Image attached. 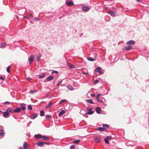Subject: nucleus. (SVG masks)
<instances>
[{
  "label": "nucleus",
  "mask_w": 149,
  "mask_h": 149,
  "mask_svg": "<svg viewBox=\"0 0 149 149\" xmlns=\"http://www.w3.org/2000/svg\"><path fill=\"white\" fill-rule=\"evenodd\" d=\"M36 145L40 147H42L44 145V142H38L36 143Z\"/></svg>",
  "instance_id": "1a4fd4ad"
},
{
  "label": "nucleus",
  "mask_w": 149,
  "mask_h": 149,
  "mask_svg": "<svg viewBox=\"0 0 149 149\" xmlns=\"http://www.w3.org/2000/svg\"><path fill=\"white\" fill-rule=\"evenodd\" d=\"M54 77L53 76H51L48 77L47 78V81H49L52 80L54 79Z\"/></svg>",
  "instance_id": "a211bd4d"
},
{
  "label": "nucleus",
  "mask_w": 149,
  "mask_h": 149,
  "mask_svg": "<svg viewBox=\"0 0 149 149\" xmlns=\"http://www.w3.org/2000/svg\"><path fill=\"white\" fill-rule=\"evenodd\" d=\"M24 18L27 19H29V17L28 16H25L24 17Z\"/></svg>",
  "instance_id": "3c124183"
},
{
  "label": "nucleus",
  "mask_w": 149,
  "mask_h": 149,
  "mask_svg": "<svg viewBox=\"0 0 149 149\" xmlns=\"http://www.w3.org/2000/svg\"><path fill=\"white\" fill-rule=\"evenodd\" d=\"M108 13L111 15L112 17L115 16V13L114 11L112 10H109L108 11Z\"/></svg>",
  "instance_id": "f8f14e48"
},
{
  "label": "nucleus",
  "mask_w": 149,
  "mask_h": 149,
  "mask_svg": "<svg viewBox=\"0 0 149 149\" xmlns=\"http://www.w3.org/2000/svg\"><path fill=\"white\" fill-rule=\"evenodd\" d=\"M23 147H24V148H28L27 143L26 142H25L24 143Z\"/></svg>",
  "instance_id": "c756f323"
},
{
  "label": "nucleus",
  "mask_w": 149,
  "mask_h": 149,
  "mask_svg": "<svg viewBox=\"0 0 149 149\" xmlns=\"http://www.w3.org/2000/svg\"><path fill=\"white\" fill-rule=\"evenodd\" d=\"M29 15L31 17H33V13L32 11H31L30 10L29 11Z\"/></svg>",
  "instance_id": "7c9ffc66"
},
{
  "label": "nucleus",
  "mask_w": 149,
  "mask_h": 149,
  "mask_svg": "<svg viewBox=\"0 0 149 149\" xmlns=\"http://www.w3.org/2000/svg\"><path fill=\"white\" fill-rule=\"evenodd\" d=\"M0 79H1L3 81L4 80V79L2 77V76H1L0 77Z\"/></svg>",
  "instance_id": "4d7b16f0"
},
{
  "label": "nucleus",
  "mask_w": 149,
  "mask_h": 149,
  "mask_svg": "<svg viewBox=\"0 0 149 149\" xmlns=\"http://www.w3.org/2000/svg\"><path fill=\"white\" fill-rule=\"evenodd\" d=\"M35 58L34 56L33 55H32L29 58V64L32 63L34 60Z\"/></svg>",
  "instance_id": "20e7f679"
},
{
  "label": "nucleus",
  "mask_w": 149,
  "mask_h": 149,
  "mask_svg": "<svg viewBox=\"0 0 149 149\" xmlns=\"http://www.w3.org/2000/svg\"><path fill=\"white\" fill-rule=\"evenodd\" d=\"M6 111L9 113L12 112L13 110L12 109L8 108L6 109Z\"/></svg>",
  "instance_id": "b1692460"
},
{
  "label": "nucleus",
  "mask_w": 149,
  "mask_h": 149,
  "mask_svg": "<svg viewBox=\"0 0 149 149\" xmlns=\"http://www.w3.org/2000/svg\"><path fill=\"white\" fill-rule=\"evenodd\" d=\"M101 110V109L99 107H97L95 108V111L96 113L98 114H100Z\"/></svg>",
  "instance_id": "9d476101"
},
{
  "label": "nucleus",
  "mask_w": 149,
  "mask_h": 149,
  "mask_svg": "<svg viewBox=\"0 0 149 149\" xmlns=\"http://www.w3.org/2000/svg\"><path fill=\"white\" fill-rule=\"evenodd\" d=\"M6 45V44L5 42H3L1 43V46L2 47H4Z\"/></svg>",
  "instance_id": "c03bdc74"
},
{
  "label": "nucleus",
  "mask_w": 149,
  "mask_h": 149,
  "mask_svg": "<svg viewBox=\"0 0 149 149\" xmlns=\"http://www.w3.org/2000/svg\"><path fill=\"white\" fill-rule=\"evenodd\" d=\"M19 149H21L22 148H19Z\"/></svg>",
  "instance_id": "69168bd1"
},
{
  "label": "nucleus",
  "mask_w": 149,
  "mask_h": 149,
  "mask_svg": "<svg viewBox=\"0 0 149 149\" xmlns=\"http://www.w3.org/2000/svg\"><path fill=\"white\" fill-rule=\"evenodd\" d=\"M65 4L67 6H71L73 5L74 3L72 0H66Z\"/></svg>",
  "instance_id": "f03ea898"
},
{
  "label": "nucleus",
  "mask_w": 149,
  "mask_h": 149,
  "mask_svg": "<svg viewBox=\"0 0 149 149\" xmlns=\"http://www.w3.org/2000/svg\"><path fill=\"white\" fill-rule=\"evenodd\" d=\"M67 87L70 91H72L74 90L73 87L71 85H68Z\"/></svg>",
  "instance_id": "4be33fe9"
},
{
  "label": "nucleus",
  "mask_w": 149,
  "mask_h": 149,
  "mask_svg": "<svg viewBox=\"0 0 149 149\" xmlns=\"http://www.w3.org/2000/svg\"><path fill=\"white\" fill-rule=\"evenodd\" d=\"M21 111V109L19 108H17L14 109L13 110L14 112L15 113H17L20 112Z\"/></svg>",
  "instance_id": "ddd939ff"
},
{
  "label": "nucleus",
  "mask_w": 149,
  "mask_h": 149,
  "mask_svg": "<svg viewBox=\"0 0 149 149\" xmlns=\"http://www.w3.org/2000/svg\"><path fill=\"white\" fill-rule=\"evenodd\" d=\"M67 100H61L59 104H60L62 103L65 102V101H66Z\"/></svg>",
  "instance_id": "a19ab883"
},
{
  "label": "nucleus",
  "mask_w": 149,
  "mask_h": 149,
  "mask_svg": "<svg viewBox=\"0 0 149 149\" xmlns=\"http://www.w3.org/2000/svg\"><path fill=\"white\" fill-rule=\"evenodd\" d=\"M87 110L88 111V112L86 113V114L91 115L93 113L94 111H92V109L91 108H87Z\"/></svg>",
  "instance_id": "7ed1b4c3"
},
{
  "label": "nucleus",
  "mask_w": 149,
  "mask_h": 149,
  "mask_svg": "<svg viewBox=\"0 0 149 149\" xmlns=\"http://www.w3.org/2000/svg\"><path fill=\"white\" fill-rule=\"evenodd\" d=\"M27 108L30 110H31L32 109V107L31 105H29L27 107Z\"/></svg>",
  "instance_id": "c9c22d12"
},
{
  "label": "nucleus",
  "mask_w": 149,
  "mask_h": 149,
  "mask_svg": "<svg viewBox=\"0 0 149 149\" xmlns=\"http://www.w3.org/2000/svg\"><path fill=\"white\" fill-rule=\"evenodd\" d=\"M2 113V111L0 110V113Z\"/></svg>",
  "instance_id": "680f3d73"
},
{
  "label": "nucleus",
  "mask_w": 149,
  "mask_h": 149,
  "mask_svg": "<svg viewBox=\"0 0 149 149\" xmlns=\"http://www.w3.org/2000/svg\"><path fill=\"white\" fill-rule=\"evenodd\" d=\"M40 58V56H38L36 58V61H38Z\"/></svg>",
  "instance_id": "a18cd8bd"
},
{
  "label": "nucleus",
  "mask_w": 149,
  "mask_h": 149,
  "mask_svg": "<svg viewBox=\"0 0 149 149\" xmlns=\"http://www.w3.org/2000/svg\"><path fill=\"white\" fill-rule=\"evenodd\" d=\"M101 95V94H99V93L96 96V98L97 99H99L100 98L99 97Z\"/></svg>",
  "instance_id": "37998d69"
},
{
  "label": "nucleus",
  "mask_w": 149,
  "mask_h": 149,
  "mask_svg": "<svg viewBox=\"0 0 149 149\" xmlns=\"http://www.w3.org/2000/svg\"><path fill=\"white\" fill-rule=\"evenodd\" d=\"M10 104V102L8 101H6L4 102V104Z\"/></svg>",
  "instance_id": "603ef678"
},
{
  "label": "nucleus",
  "mask_w": 149,
  "mask_h": 149,
  "mask_svg": "<svg viewBox=\"0 0 149 149\" xmlns=\"http://www.w3.org/2000/svg\"><path fill=\"white\" fill-rule=\"evenodd\" d=\"M97 130L99 131H106L107 130V129L106 128L102 127H99L98 128Z\"/></svg>",
  "instance_id": "4468645a"
},
{
  "label": "nucleus",
  "mask_w": 149,
  "mask_h": 149,
  "mask_svg": "<svg viewBox=\"0 0 149 149\" xmlns=\"http://www.w3.org/2000/svg\"><path fill=\"white\" fill-rule=\"evenodd\" d=\"M58 84L57 85V86H59L60 85V84H61V83L62 82V80H58Z\"/></svg>",
  "instance_id": "f704fd0d"
},
{
  "label": "nucleus",
  "mask_w": 149,
  "mask_h": 149,
  "mask_svg": "<svg viewBox=\"0 0 149 149\" xmlns=\"http://www.w3.org/2000/svg\"><path fill=\"white\" fill-rule=\"evenodd\" d=\"M38 114L36 113H34L32 114L30 117V118L31 119H34L37 117Z\"/></svg>",
  "instance_id": "9b49d317"
},
{
  "label": "nucleus",
  "mask_w": 149,
  "mask_h": 149,
  "mask_svg": "<svg viewBox=\"0 0 149 149\" xmlns=\"http://www.w3.org/2000/svg\"><path fill=\"white\" fill-rule=\"evenodd\" d=\"M86 102L89 103H90V104H94V103L93 102V100H92V99H86Z\"/></svg>",
  "instance_id": "412c9836"
},
{
  "label": "nucleus",
  "mask_w": 149,
  "mask_h": 149,
  "mask_svg": "<svg viewBox=\"0 0 149 149\" xmlns=\"http://www.w3.org/2000/svg\"><path fill=\"white\" fill-rule=\"evenodd\" d=\"M80 141V140L79 139L75 140L73 141V143H74L77 144Z\"/></svg>",
  "instance_id": "cd10ccee"
},
{
  "label": "nucleus",
  "mask_w": 149,
  "mask_h": 149,
  "mask_svg": "<svg viewBox=\"0 0 149 149\" xmlns=\"http://www.w3.org/2000/svg\"><path fill=\"white\" fill-rule=\"evenodd\" d=\"M40 116H43L45 115V112L43 110L40 111Z\"/></svg>",
  "instance_id": "5701e85b"
},
{
  "label": "nucleus",
  "mask_w": 149,
  "mask_h": 149,
  "mask_svg": "<svg viewBox=\"0 0 149 149\" xmlns=\"http://www.w3.org/2000/svg\"><path fill=\"white\" fill-rule=\"evenodd\" d=\"M87 59L88 60L90 61H94V58H92L91 57H88L87 58Z\"/></svg>",
  "instance_id": "2f4dec72"
},
{
  "label": "nucleus",
  "mask_w": 149,
  "mask_h": 149,
  "mask_svg": "<svg viewBox=\"0 0 149 149\" xmlns=\"http://www.w3.org/2000/svg\"><path fill=\"white\" fill-rule=\"evenodd\" d=\"M106 138L108 140H111V137L110 136H107L106 137Z\"/></svg>",
  "instance_id": "79ce46f5"
},
{
  "label": "nucleus",
  "mask_w": 149,
  "mask_h": 149,
  "mask_svg": "<svg viewBox=\"0 0 149 149\" xmlns=\"http://www.w3.org/2000/svg\"><path fill=\"white\" fill-rule=\"evenodd\" d=\"M10 66H8L7 68V71L8 72H10Z\"/></svg>",
  "instance_id": "49530a36"
},
{
  "label": "nucleus",
  "mask_w": 149,
  "mask_h": 149,
  "mask_svg": "<svg viewBox=\"0 0 149 149\" xmlns=\"http://www.w3.org/2000/svg\"><path fill=\"white\" fill-rule=\"evenodd\" d=\"M69 67L70 68H74V66L73 65L71 64H69L68 65Z\"/></svg>",
  "instance_id": "e433bc0d"
},
{
  "label": "nucleus",
  "mask_w": 149,
  "mask_h": 149,
  "mask_svg": "<svg viewBox=\"0 0 149 149\" xmlns=\"http://www.w3.org/2000/svg\"><path fill=\"white\" fill-rule=\"evenodd\" d=\"M132 49V46H129L128 47L125 46L123 48V49L126 50H129Z\"/></svg>",
  "instance_id": "6e6552de"
},
{
  "label": "nucleus",
  "mask_w": 149,
  "mask_h": 149,
  "mask_svg": "<svg viewBox=\"0 0 149 149\" xmlns=\"http://www.w3.org/2000/svg\"><path fill=\"white\" fill-rule=\"evenodd\" d=\"M142 0H136L137 2H139L142 1Z\"/></svg>",
  "instance_id": "bf43d9fd"
},
{
  "label": "nucleus",
  "mask_w": 149,
  "mask_h": 149,
  "mask_svg": "<svg viewBox=\"0 0 149 149\" xmlns=\"http://www.w3.org/2000/svg\"><path fill=\"white\" fill-rule=\"evenodd\" d=\"M65 113V111L64 110H62L59 113L58 116H62Z\"/></svg>",
  "instance_id": "6ab92c4d"
},
{
  "label": "nucleus",
  "mask_w": 149,
  "mask_h": 149,
  "mask_svg": "<svg viewBox=\"0 0 149 149\" xmlns=\"http://www.w3.org/2000/svg\"><path fill=\"white\" fill-rule=\"evenodd\" d=\"M52 117V116L50 115H46L45 118L47 119H49L51 118Z\"/></svg>",
  "instance_id": "a878e982"
},
{
  "label": "nucleus",
  "mask_w": 149,
  "mask_h": 149,
  "mask_svg": "<svg viewBox=\"0 0 149 149\" xmlns=\"http://www.w3.org/2000/svg\"><path fill=\"white\" fill-rule=\"evenodd\" d=\"M30 78L29 77H27L26 78V80H28Z\"/></svg>",
  "instance_id": "052dcab7"
},
{
  "label": "nucleus",
  "mask_w": 149,
  "mask_h": 149,
  "mask_svg": "<svg viewBox=\"0 0 149 149\" xmlns=\"http://www.w3.org/2000/svg\"><path fill=\"white\" fill-rule=\"evenodd\" d=\"M37 92L38 91L37 90H31L30 91V93L31 94H33L35 92Z\"/></svg>",
  "instance_id": "bb28decb"
},
{
  "label": "nucleus",
  "mask_w": 149,
  "mask_h": 149,
  "mask_svg": "<svg viewBox=\"0 0 149 149\" xmlns=\"http://www.w3.org/2000/svg\"><path fill=\"white\" fill-rule=\"evenodd\" d=\"M34 21L35 22H38L39 20V19L37 17H35L34 18Z\"/></svg>",
  "instance_id": "ea45409f"
},
{
  "label": "nucleus",
  "mask_w": 149,
  "mask_h": 149,
  "mask_svg": "<svg viewBox=\"0 0 149 149\" xmlns=\"http://www.w3.org/2000/svg\"><path fill=\"white\" fill-rule=\"evenodd\" d=\"M20 107L21 109L24 111L26 109V105L24 103H21L20 104Z\"/></svg>",
  "instance_id": "39448f33"
},
{
  "label": "nucleus",
  "mask_w": 149,
  "mask_h": 149,
  "mask_svg": "<svg viewBox=\"0 0 149 149\" xmlns=\"http://www.w3.org/2000/svg\"><path fill=\"white\" fill-rule=\"evenodd\" d=\"M95 94H91V96L92 97H94L95 96Z\"/></svg>",
  "instance_id": "13d9d810"
},
{
  "label": "nucleus",
  "mask_w": 149,
  "mask_h": 149,
  "mask_svg": "<svg viewBox=\"0 0 149 149\" xmlns=\"http://www.w3.org/2000/svg\"><path fill=\"white\" fill-rule=\"evenodd\" d=\"M53 104V103L52 102H49V104L45 107V109H48L50 108V107Z\"/></svg>",
  "instance_id": "f3484780"
},
{
  "label": "nucleus",
  "mask_w": 149,
  "mask_h": 149,
  "mask_svg": "<svg viewBox=\"0 0 149 149\" xmlns=\"http://www.w3.org/2000/svg\"><path fill=\"white\" fill-rule=\"evenodd\" d=\"M53 73H55L56 74H58V72L57 71H55V70H54L53 71Z\"/></svg>",
  "instance_id": "864d4df0"
},
{
  "label": "nucleus",
  "mask_w": 149,
  "mask_h": 149,
  "mask_svg": "<svg viewBox=\"0 0 149 149\" xmlns=\"http://www.w3.org/2000/svg\"><path fill=\"white\" fill-rule=\"evenodd\" d=\"M102 127L103 128H106L107 129L109 127V126L108 125L104 124L103 125Z\"/></svg>",
  "instance_id": "c85d7f7f"
},
{
  "label": "nucleus",
  "mask_w": 149,
  "mask_h": 149,
  "mask_svg": "<svg viewBox=\"0 0 149 149\" xmlns=\"http://www.w3.org/2000/svg\"><path fill=\"white\" fill-rule=\"evenodd\" d=\"M34 137L36 138V139H38L40 138H42V136L40 134H38L35 135Z\"/></svg>",
  "instance_id": "2eb2a0df"
},
{
  "label": "nucleus",
  "mask_w": 149,
  "mask_h": 149,
  "mask_svg": "<svg viewBox=\"0 0 149 149\" xmlns=\"http://www.w3.org/2000/svg\"><path fill=\"white\" fill-rule=\"evenodd\" d=\"M99 74H100L101 73H102V72L101 70V69L98 72Z\"/></svg>",
  "instance_id": "5fc2aeb1"
},
{
  "label": "nucleus",
  "mask_w": 149,
  "mask_h": 149,
  "mask_svg": "<svg viewBox=\"0 0 149 149\" xmlns=\"http://www.w3.org/2000/svg\"><path fill=\"white\" fill-rule=\"evenodd\" d=\"M97 101L98 102H100L101 103H102V101L99 99H97Z\"/></svg>",
  "instance_id": "de8ad7c7"
},
{
  "label": "nucleus",
  "mask_w": 149,
  "mask_h": 149,
  "mask_svg": "<svg viewBox=\"0 0 149 149\" xmlns=\"http://www.w3.org/2000/svg\"><path fill=\"white\" fill-rule=\"evenodd\" d=\"M4 134L3 132V130H0V136H4Z\"/></svg>",
  "instance_id": "473e14b6"
},
{
  "label": "nucleus",
  "mask_w": 149,
  "mask_h": 149,
  "mask_svg": "<svg viewBox=\"0 0 149 149\" xmlns=\"http://www.w3.org/2000/svg\"><path fill=\"white\" fill-rule=\"evenodd\" d=\"M107 8H107V7H105V9H107Z\"/></svg>",
  "instance_id": "e2e57ef3"
},
{
  "label": "nucleus",
  "mask_w": 149,
  "mask_h": 149,
  "mask_svg": "<svg viewBox=\"0 0 149 149\" xmlns=\"http://www.w3.org/2000/svg\"><path fill=\"white\" fill-rule=\"evenodd\" d=\"M104 141H105V143L106 144H108L109 143V141H108V140L107 139L105 138L104 139Z\"/></svg>",
  "instance_id": "58836bf2"
},
{
  "label": "nucleus",
  "mask_w": 149,
  "mask_h": 149,
  "mask_svg": "<svg viewBox=\"0 0 149 149\" xmlns=\"http://www.w3.org/2000/svg\"><path fill=\"white\" fill-rule=\"evenodd\" d=\"M45 76V74L44 73H43L42 75H39V78L40 79H42Z\"/></svg>",
  "instance_id": "393cba45"
},
{
  "label": "nucleus",
  "mask_w": 149,
  "mask_h": 149,
  "mask_svg": "<svg viewBox=\"0 0 149 149\" xmlns=\"http://www.w3.org/2000/svg\"><path fill=\"white\" fill-rule=\"evenodd\" d=\"M76 148V146L75 145H72L70 147V149H75Z\"/></svg>",
  "instance_id": "4c0bfd02"
},
{
  "label": "nucleus",
  "mask_w": 149,
  "mask_h": 149,
  "mask_svg": "<svg viewBox=\"0 0 149 149\" xmlns=\"http://www.w3.org/2000/svg\"><path fill=\"white\" fill-rule=\"evenodd\" d=\"M9 113L6 111L3 112V116L5 118H6V117L9 115Z\"/></svg>",
  "instance_id": "aec40b11"
},
{
  "label": "nucleus",
  "mask_w": 149,
  "mask_h": 149,
  "mask_svg": "<svg viewBox=\"0 0 149 149\" xmlns=\"http://www.w3.org/2000/svg\"><path fill=\"white\" fill-rule=\"evenodd\" d=\"M94 139L95 142L96 143L101 142V138L99 135H96L94 136Z\"/></svg>",
  "instance_id": "f257e3e1"
},
{
  "label": "nucleus",
  "mask_w": 149,
  "mask_h": 149,
  "mask_svg": "<svg viewBox=\"0 0 149 149\" xmlns=\"http://www.w3.org/2000/svg\"><path fill=\"white\" fill-rule=\"evenodd\" d=\"M82 74H83L86 75H88V72H83L82 73Z\"/></svg>",
  "instance_id": "09e8293b"
},
{
  "label": "nucleus",
  "mask_w": 149,
  "mask_h": 149,
  "mask_svg": "<svg viewBox=\"0 0 149 149\" xmlns=\"http://www.w3.org/2000/svg\"><path fill=\"white\" fill-rule=\"evenodd\" d=\"M135 42L133 40H130L127 42V44L128 45H133L135 43Z\"/></svg>",
  "instance_id": "0eeeda50"
},
{
  "label": "nucleus",
  "mask_w": 149,
  "mask_h": 149,
  "mask_svg": "<svg viewBox=\"0 0 149 149\" xmlns=\"http://www.w3.org/2000/svg\"><path fill=\"white\" fill-rule=\"evenodd\" d=\"M42 139L46 141H49V138L46 136H42Z\"/></svg>",
  "instance_id": "dca6fc26"
},
{
  "label": "nucleus",
  "mask_w": 149,
  "mask_h": 149,
  "mask_svg": "<svg viewBox=\"0 0 149 149\" xmlns=\"http://www.w3.org/2000/svg\"><path fill=\"white\" fill-rule=\"evenodd\" d=\"M44 144H47V145H50V143H47V142H44Z\"/></svg>",
  "instance_id": "6e6d98bb"
},
{
  "label": "nucleus",
  "mask_w": 149,
  "mask_h": 149,
  "mask_svg": "<svg viewBox=\"0 0 149 149\" xmlns=\"http://www.w3.org/2000/svg\"><path fill=\"white\" fill-rule=\"evenodd\" d=\"M89 8L88 6H83L82 7V9L84 11H87L89 10Z\"/></svg>",
  "instance_id": "423d86ee"
},
{
  "label": "nucleus",
  "mask_w": 149,
  "mask_h": 149,
  "mask_svg": "<svg viewBox=\"0 0 149 149\" xmlns=\"http://www.w3.org/2000/svg\"><path fill=\"white\" fill-rule=\"evenodd\" d=\"M100 69H101V68L100 67H97L95 70V71L96 72H98Z\"/></svg>",
  "instance_id": "72a5a7b5"
},
{
  "label": "nucleus",
  "mask_w": 149,
  "mask_h": 149,
  "mask_svg": "<svg viewBox=\"0 0 149 149\" xmlns=\"http://www.w3.org/2000/svg\"><path fill=\"white\" fill-rule=\"evenodd\" d=\"M99 81V80L98 79H96L95 80L94 82V84H96Z\"/></svg>",
  "instance_id": "8fccbe9b"
},
{
  "label": "nucleus",
  "mask_w": 149,
  "mask_h": 149,
  "mask_svg": "<svg viewBox=\"0 0 149 149\" xmlns=\"http://www.w3.org/2000/svg\"><path fill=\"white\" fill-rule=\"evenodd\" d=\"M24 149H28V148H24Z\"/></svg>",
  "instance_id": "0e129e2a"
}]
</instances>
